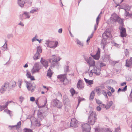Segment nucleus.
<instances>
[{
	"instance_id": "1",
	"label": "nucleus",
	"mask_w": 132,
	"mask_h": 132,
	"mask_svg": "<svg viewBox=\"0 0 132 132\" xmlns=\"http://www.w3.org/2000/svg\"><path fill=\"white\" fill-rule=\"evenodd\" d=\"M97 119L96 115L95 112L92 111L88 117V123L89 124L93 125L94 124L96 121Z\"/></svg>"
},
{
	"instance_id": "2",
	"label": "nucleus",
	"mask_w": 132,
	"mask_h": 132,
	"mask_svg": "<svg viewBox=\"0 0 132 132\" xmlns=\"http://www.w3.org/2000/svg\"><path fill=\"white\" fill-rule=\"evenodd\" d=\"M25 82L28 90L30 91L31 92H34L36 88L35 84L34 82H28L27 81H25Z\"/></svg>"
},
{
	"instance_id": "3",
	"label": "nucleus",
	"mask_w": 132,
	"mask_h": 132,
	"mask_svg": "<svg viewBox=\"0 0 132 132\" xmlns=\"http://www.w3.org/2000/svg\"><path fill=\"white\" fill-rule=\"evenodd\" d=\"M104 87L103 86H100L96 87L95 90L97 93L102 94L106 98H108V96L106 92L104 90Z\"/></svg>"
},
{
	"instance_id": "4",
	"label": "nucleus",
	"mask_w": 132,
	"mask_h": 132,
	"mask_svg": "<svg viewBox=\"0 0 132 132\" xmlns=\"http://www.w3.org/2000/svg\"><path fill=\"white\" fill-rule=\"evenodd\" d=\"M40 69L39 63L38 62L35 63L31 70V72L32 74H34L38 72Z\"/></svg>"
},
{
	"instance_id": "5",
	"label": "nucleus",
	"mask_w": 132,
	"mask_h": 132,
	"mask_svg": "<svg viewBox=\"0 0 132 132\" xmlns=\"http://www.w3.org/2000/svg\"><path fill=\"white\" fill-rule=\"evenodd\" d=\"M57 78L60 79V80L63 82L65 85L67 84L68 83V80L66 78V75L64 74L58 75Z\"/></svg>"
},
{
	"instance_id": "6",
	"label": "nucleus",
	"mask_w": 132,
	"mask_h": 132,
	"mask_svg": "<svg viewBox=\"0 0 132 132\" xmlns=\"http://www.w3.org/2000/svg\"><path fill=\"white\" fill-rule=\"evenodd\" d=\"M52 104L54 106H56L59 108H61L62 106V103L57 100H53Z\"/></svg>"
},
{
	"instance_id": "7",
	"label": "nucleus",
	"mask_w": 132,
	"mask_h": 132,
	"mask_svg": "<svg viewBox=\"0 0 132 132\" xmlns=\"http://www.w3.org/2000/svg\"><path fill=\"white\" fill-rule=\"evenodd\" d=\"M90 125L87 123L82 125V130L83 132H90Z\"/></svg>"
},
{
	"instance_id": "8",
	"label": "nucleus",
	"mask_w": 132,
	"mask_h": 132,
	"mask_svg": "<svg viewBox=\"0 0 132 132\" xmlns=\"http://www.w3.org/2000/svg\"><path fill=\"white\" fill-rule=\"evenodd\" d=\"M111 21H117L120 24L123 26V20L121 19L120 17H112L111 18Z\"/></svg>"
},
{
	"instance_id": "9",
	"label": "nucleus",
	"mask_w": 132,
	"mask_h": 132,
	"mask_svg": "<svg viewBox=\"0 0 132 132\" xmlns=\"http://www.w3.org/2000/svg\"><path fill=\"white\" fill-rule=\"evenodd\" d=\"M9 86V83L7 82L5 83L1 87L0 92L2 93H4L7 90Z\"/></svg>"
},
{
	"instance_id": "10",
	"label": "nucleus",
	"mask_w": 132,
	"mask_h": 132,
	"mask_svg": "<svg viewBox=\"0 0 132 132\" xmlns=\"http://www.w3.org/2000/svg\"><path fill=\"white\" fill-rule=\"evenodd\" d=\"M119 29L120 30L121 36L122 37H126L127 34L125 28L122 26H120L119 27Z\"/></svg>"
},
{
	"instance_id": "11",
	"label": "nucleus",
	"mask_w": 132,
	"mask_h": 132,
	"mask_svg": "<svg viewBox=\"0 0 132 132\" xmlns=\"http://www.w3.org/2000/svg\"><path fill=\"white\" fill-rule=\"evenodd\" d=\"M71 126L76 127L78 126V123L77 121L75 118H72V119L71 122Z\"/></svg>"
},
{
	"instance_id": "12",
	"label": "nucleus",
	"mask_w": 132,
	"mask_h": 132,
	"mask_svg": "<svg viewBox=\"0 0 132 132\" xmlns=\"http://www.w3.org/2000/svg\"><path fill=\"white\" fill-rule=\"evenodd\" d=\"M17 3L18 5L21 7H23L24 5L26 3V0H17Z\"/></svg>"
},
{
	"instance_id": "13",
	"label": "nucleus",
	"mask_w": 132,
	"mask_h": 132,
	"mask_svg": "<svg viewBox=\"0 0 132 132\" xmlns=\"http://www.w3.org/2000/svg\"><path fill=\"white\" fill-rule=\"evenodd\" d=\"M111 34L109 29H107L103 34V37L105 39H106L110 36Z\"/></svg>"
},
{
	"instance_id": "14",
	"label": "nucleus",
	"mask_w": 132,
	"mask_h": 132,
	"mask_svg": "<svg viewBox=\"0 0 132 132\" xmlns=\"http://www.w3.org/2000/svg\"><path fill=\"white\" fill-rule=\"evenodd\" d=\"M58 44L57 41H51L49 47L51 48L54 49L56 47Z\"/></svg>"
},
{
	"instance_id": "15",
	"label": "nucleus",
	"mask_w": 132,
	"mask_h": 132,
	"mask_svg": "<svg viewBox=\"0 0 132 132\" xmlns=\"http://www.w3.org/2000/svg\"><path fill=\"white\" fill-rule=\"evenodd\" d=\"M91 58L90 57H89V60L87 61V62L90 65L89 68V70H90V69H91V68L92 67H93V68H94V67H93V66L95 65V61L93 60H91Z\"/></svg>"
},
{
	"instance_id": "16",
	"label": "nucleus",
	"mask_w": 132,
	"mask_h": 132,
	"mask_svg": "<svg viewBox=\"0 0 132 132\" xmlns=\"http://www.w3.org/2000/svg\"><path fill=\"white\" fill-rule=\"evenodd\" d=\"M26 76L28 78H30L31 80H35L34 76H31L30 72L28 70H26Z\"/></svg>"
},
{
	"instance_id": "17",
	"label": "nucleus",
	"mask_w": 132,
	"mask_h": 132,
	"mask_svg": "<svg viewBox=\"0 0 132 132\" xmlns=\"http://www.w3.org/2000/svg\"><path fill=\"white\" fill-rule=\"evenodd\" d=\"M40 62L42 64L45 68H47L48 66V62L47 61L43 59L42 57L41 59Z\"/></svg>"
},
{
	"instance_id": "18",
	"label": "nucleus",
	"mask_w": 132,
	"mask_h": 132,
	"mask_svg": "<svg viewBox=\"0 0 132 132\" xmlns=\"http://www.w3.org/2000/svg\"><path fill=\"white\" fill-rule=\"evenodd\" d=\"M100 49L98 48V50L96 55L92 56L94 58L95 60H98L100 57Z\"/></svg>"
},
{
	"instance_id": "19",
	"label": "nucleus",
	"mask_w": 132,
	"mask_h": 132,
	"mask_svg": "<svg viewBox=\"0 0 132 132\" xmlns=\"http://www.w3.org/2000/svg\"><path fill=\"white\" fill-rule=\"evenodd\" d=\"M52 59L53 61L58 62V61L60 60L61 58L59 56L53 55L52 56Z\"/></svg>"
},
{
	"instance_id": "20",
	"label": "nucleus",
	"mask_w": 132,
	"mask_h": 132,
	"mask_svg": "<svg viewBox=\"0 0 132 132\" xmlns=\"http://www.w3.org/2000/svg\"><path fill=\"white\" fill-rule=\"evenodd\" d=\"M77 88L79 89H81L84 88L83 84L82 81L79 80L77 85Z\"/></svg>"
},
{
	"instance_id": "21",
	"label": "nucleus",
	"mask_w": 132,
	"mask_h": 132,
	"mask_svg": "<svg viewBox=\"0 0 132 132\" xmlns=\"http://www.w3.org/2000/svg\"><path fill=\"white\" fill-rule=\"evenodd\" d=\"M113 104V102L111 101L108 102L106 105L103 104V107L105 108L106 109H109L111 106Z\"/></svg>"
},
{
	"instance_id": "22",
	"label": "nucleus",
	"mask_w": 132,
	"mask_h": 132,
	"mask_svg": "<svg viewBox=\"0 0 132 132\" xmlns=\"http://www.w3.org/2000/svg\"><path fill=\"white\" fill-rule=\"evenodd\" d=\"M64 105L67 108L70 107V102L68 98H66L64 100Z\"/></svg>"
},
{
	"instance_id": "23",
	"label": "nucleus",
	"mask_w": 132,
	"mask_h": 132,
	"mask_svg": "<svg viewBox=\"0 0 132 132\" xmlns=\"http://www.w3.org/2000/svg\"><path fill=\"white\" fill-rule=\"evenodd\" d=\"M93 69L95 70V71H94V74L97 75H99L100 74L101 70L100 69H97L96 67H94Z\"/></svg>"
},
{
	"instance_id": "24",
	"label": "nucleus",
	"mask_w": 132,
	"mask_h": 132,
	"mask_svg": "<svg viewBox=\"0 0 132 132\" xmlns=\"http://www.w3.org/2000/svg\"><path fill=\"white\" fill-rule=\"evenodd\" d=\"M40 56V54L36 52L34 55L33 58L34 60H36L39 59Z\"/></svg>"
},
{
	"instance_id": "25",
	"label": "nucleus",
	"mask_w": 132,
	"mask_h": 132,
	"mask_svg": "<svg viewBox=\"0 0 132 132\" xmlns=\"http://www.w3.org/2000/svg\"><path fill=\"white\" fill-rule=\"evenodd\" d=\"M126 65L127 67H132V61H130V59L128 60H127L126 61Z\"/></svg>"
},
{
	"instance_id": "26",
	"label": "nucleus",
	"mask_w": 132,
	"mask_h": 132,
	"mask_svg": "<svg viewBox=\"0 0 132 132\" xmlns=\"http://www.w3.org/2000/svg\"><path fill=\"white\" fill-rule=\"evenodd\" d=\"M126 7L124 8L125 10V14L126 16H132V14H130L127 12V10L128 9V6L127 5H126Z\"/></svg>"
},
{
	"instance_id": "27",
	"label": "nucleus",
	"mask_w": 132,
	"mask_h": 132,
	"mask_svg": "<svg viewBox=\"0 0 132 132\" xmlns=\"http://www.w3.org/2000/svg\"><path fill=\"white\" fill-rule=\"evenodd\" d=\"M59 64L58 62L53 61L51 64V68L52 69L54 67L58 66H59Z\"/></svg>"
},
{
	"instance_id": "28",
	"label": "nucleus",
	"mask_w": 132,
	"mask_h": 132,
	"mask_svg": "<svg viewBox=\"0 0 132 132\" xmlns=\"http://www.w3.org/2000/svg\"><path fill=\"white\" fill-rule=\"evenodd\" d=\"M84 79L86 83L89 85H91L93 84V80L86 79L85 78H84Z\"/></svg>"
},
{
	"instance_id": "29",
	"label": "nucleus",
	"mask_w": 132,
	"mask_h": 132,
	"mask_svg": "<svg viewBox=\"0 0 132 132\" xmlns=\"http://www.w3.org/2000/svg\"><path fill=\"white\" fill-rule=\"evenodd\" d=\"M104 39L102 40L101 43V45L102 47H103V49H104L105 45L106 44V41Z\"/></svg>"
},
{
	"instance_id": "30",
	"label": "nucleus",
	"mask_w": 132,
	"mask_h": 132,
	"mask_svg": "<svg viewBox=\"0 0 132 132\" xmlns=\"http://www.w3.org/2000/svg\"><path fill=\"white\" fill-rule=\"evenodd\" d=\"M21 125V122L20 121L18 122L16 125L12 126H9V127H11L12 128L14 127H16V128H20Z\"/></svg>"
},
{
	"instance_id": "31",
	"label": "nucleus",
	"mask_w": 132,
	"mask_h": 132,
	"mask_svg": "<svg viewBox=\"0 0 132 132\" xmlns=\"http://www.w3.org/2000/svg\"><path fill=\"white\" fill-rule=\"evenodd\" d=\"M100 17H97V18L96 19V23L94 25V29L95 30L97 27V25L98 23V22L99 21L100 19Z\"/></svg>"
},
{
	"instance_id": "32",
	"label": "nucleus",
	"mask_w": 132,
	"mask_h": 132,
	"mask_svg": "<svg viewBox=\"0 0 132 132\" xmlns=\"http://www.w3.org/2000/svg\"><path fill=\"white\" fill-rule=\"evenodd\" d=\"M91 69H90V70L89 69V71L88 72V74L89 75V76L91 77L92 76L93 74L94 73V71H95L93 69L90 70Z\"/></svg>"
},
{
	"instance_id": "33",
	"label": "nucleus",
	"mask_w": 132,
	"mask_h": 132,
	"mask_svg": "<svg viewBox=\"0 0 132 132\" xmlns=\"http://www.w3.org/2000/svg\"><path fill=\"white\" fill-rule=\"evenodd\" d=\"M77 42L78 45H79V46L81 48H82L83 47V44L80 41L77 39Z\"/></svg>"
},
{
	"instance_id": "34",
	"label": "nucleus",
	"mask_w": 132,
	"mask_h": 132,
	"mask_svg": "<svg viewBox=\"0 0 132 132\" xmlns=\"http://www.w3.org/2000/svg\"><path fill=\"white\" fill-rule=\"evenodd\" d=\"M95 92L94 91H92L90 94V99L93 100L94 97L95 95Z\"/></svg>"
},
{
	"instance_id": "35",
	"label": "nucleus",
	"mask_w": 132,
	"mask_h": 132,
	"mask_svg": "<svg viewBox=\"0 0 132 132\" xmlns=\"http://www.w3.org/2000/svg\"><path fill=\"white\" fill-rule=\"evenodd\" d=\"M42 52V47L40 46H38L37 47V52L36 53H38L39 54Z\"/></svg>"
},
{
	"instance_id": "36",
	"label": "nucleus",
	"mask_w": 132,
	"mask_h": 132,
	"mask_svg": "<svg viewBox=\"0 0 132 132\" xmlns=\"http://www.w3.org/2000/svg\"><path fill=\"white\" fill-rule=\"evenodd\" d=\"M127 86H126L123 89H121L119 88L118 90V93L119 92H125L127 90Z\"/></svg>"
},
{
	"instance_id": "37",
	"label": "nucleus",
	"mask_w": 132,
	"mask_h": 132,
	"mask_svg": "<svg viewBox=\"0 0 132 132\" xmlns=\"http://www.w3.org/2000/svg\"><path fill=\"white\" fill-rule=\"evenodd\" d=\"M69 67L68 65H65L64 67V72H67L69 71Z\"/></svg>"
},
{
	"instance_id": "38",
	"label": "nucleus",
	"mask_w": 132,
	"mask_h": 132,
	"mask_svg": "<svg viewBox=\"0 0 132 132\" xmlns=\"http://www.w3.org/2000/svg\"><path fill=\"white\" fill-rule=\"evenodd\" d=\"M34 123L36 126L39 127L41 125L40 121L37 119L35 120L34 121Z\"/></svg>"
},
{
	"instance_id": "39",
	"label": "nucleus",
	"mask_w": 132,
	"mask_h": 132,
	"mask_svg": "<svg viewBox=\"0 0 132 132\" xmlns=\"http://www.w3.org/2000/svg\"><path fill=\"white\" fill-rule=\"evenodd\" d=\"M53 73L51 71L50 68L47 71V76L50 77Z\"/></svg>"
},
{
	"instance_id": "40",
	"label": "nucleus",
	"mask_w": 132,
	"mask_h": 132,
	"mask_svg": "<svg viewBox=\"0 0 132 132\" xmlns=\"http://www.w3.org/2000/svg\"><path fill=\"white\" fill-rule=\"evenodd\" d=\"M4 112H6L7 114H9L10 116H12V114L11 111L7 109H5L4 110Z\"/></svg>"
},
{
	"instance_id": "41",
	"label": "nucleus",
	"mask_w": 132,
	"mask_h": 132,
	"mask_svg": "<svg viewBox=\"0 0 132 132\" xmlns=\"http://www.w3.org/2000/svg\"><path fill=\"white\" fill-rule=\"evenodd\" d=\"M77 99H78V104L77 106V107L78 106H79V104L80 102L81 101H83V100H85V99L84 98H81L79 97H78Z\"/></svg>"
},
{
	"instance_id": "42",
	"label": "nucleus",
	"mask_w": 132,
	"mask_h": 132,
	"mask_svg": "<svg viewBox=\"0 0 132 132\" xmlns=\"http://www.w3.org/2000/svg\"><path fill=\"white\" fill-rule=\"evenodd\" d=\"M22 83V81L21 79H19L18 80V84L20 88H21V85Z\"/></svg>"
},
{
	"instance_id": "43",
	"label": "nucleus",
	"mask_w": 132,
	"mask_h": 132,
	"mask_svg": "<svg viewBox=\"0 0 132 132\" xmlns=\"http://www.w3.org/2000/svg\"><path fill=\"white\" fill-rule=\"evenodd\" d=\"M51 41L48 39L46 40L45 43L47 45V47H49Z\"/></svg>"
},
{
	"instance_id": "44",
	"label": "nucleus",
	"mask_w": 132,
	"mask_h": 132,
	"mask_svg": "<svg viewBox=\"0 0 132 132\" xmlns=\"http://www.w3.org/2000/svg\"><path fill=\"white\" fill-rule=\"evenodd\" d=\"M112 131L109 128H105L103 130L102 132H111Z\"/></svg>"
},
{
	"instance_id": "45",
	"label": "nucleus",
	"mask_w": 132,
	"mask_h": 132,
	"mask_svg": "<svg viewBox=\"0 0 132 132\" xmlns=\"http://www.w3.org/2000/svg\"><path fill=\"white\" fill-rule=\"evenodd\" d=\"M38 10V9L37 8H35L34 9L30 11V13H33L36 12H37Z\"/></svg>"
},
{
	"instance_id": "46",
	"label": "nucleus",
	"mask_w": 132,
	"mask_h": 132,
	"mask_svg": "<svg viewBox=\"0 0 132 132\" xmlns=\"http://www.w3.org/2000/svg\"><path fill=\"white\" fill-rule=\"evenodd\" d=\"M7 48V44L5 43V44L2 47L1 49L2 50H3V51H5V50H6Z\"/></svg>"
},
{
	"instance_id": "47",
	"label": "nucleus",
	"mask_w": 132,
	"mask_h": 132,
	"mask_svg": "<svg viewBox=\"0 0 132 132\" xmlns=\"http://www.w3.org/2000/svg\"><path fill=\"white\" fill-rule=\"evenodd\" d=\"M11 85L12 87L14 88L16 86V82L15 81H13L12 82Z\"/></svg>"
},
{
	"instance_id": "48",
	"label": "nucleus",
	"mask_w": 132,
	"mask_h": 132,
	"mask_svg": "<svg viewBox=\"0 0 132 132\" xmlns=\"http://www.w3.org/2000/svg\"><path fill=\"white\" fill-rule=\"evenodd\" d=\"M37 36L36 35L35 37H33L31 39L32 41V42H34L36 40H38V39L37 38Z\"/></svg>"
},
{
	"instance_id": "49",
	"label": "nucleus",
	"mask_w": 132,
	"mask_h": 132,
	"mask_svg": "<svg viewBox=\"0 0 132 132\" xmlns=\"http://www.w3.org/2000/svg\"><path fill=\"white\" fill-rule=\"evenodd\" d=\"M29 12H25L22 14V16H29Z\"/></svg>"
},
{
	"instance_id": "50",
	"label": "nucleus",
	"mask_w": 132,
	"mask_h": 132,
	"mask_svg": "<svg viewBox=\"0 0 132 132\" xmlns=\"http://www.w3.org/2000/svg\"><path fill=\"white\" fill-rule=\"evenodd\" d=\"M23 131L24 132H32V130L29 129H24Z\"/></svg>"
},
{
	"instance_id": "51",
	"label": "nucleus",
	"mask_w": 132,
	"mask_h": 132,
	"mask_svg": "<svg viewBox=\"0 0 132 132\" xmlns=\"http://www.w3.org/2000/svg\"><path fill=\"white\" fill-rule=\"evenodd\" d=\"M96 101L97 103L100 106L101 104L103 105L102 104V102L99 100L96 99Z\"/></svg>"
},
{
	"instance_id": "52",
	"label": "nucleus",
	"mask_w": 132,
	"mask_h": 132,
	"mask_svg": "<svg viewBox=\"0 0 132 132\" xmlns=\"http://www.w3.org/2000/svg\"><path fill=\"white\" fill-rule=\"evenodd\" d=\"M70 93L72 94V96H73V95L75 93V90L73 88H71L70 90Z\"/></svg>"
},
{
	"instance_id": "53",
	"label": "nucleus",
	"mask_w": 132,
	"mask_h": 132,
	"mask_svg": "<svg viewBox=\"0 0 132 132\" xmlns=\"http://www.w3.org/2000/svg\"><path fill=\"white\" fill-rule=\"evenodd\" d=\"M27 2L29 4V5H31L32 2V0H26Z\"/></svg>"
},
{
	"instance_id": "54",
	"label": "nucleus",
	"mask_w": 132,
	"mask_h": 132,
	"mask_svg": "<svg viewBox=\"0 0 132 132\" xmlns=\"http://www.w3.org/2000/svg\"><path fill=\"white\" fill-rule=\"evenodd\" d=\"M24 99V98L22 96H21L20 97H19V99H20L19 101L20 102V103H21L22 101Z\"/></svg>"
},
{
	"instance_id": "55",
	"label": "nucleus",
	"mask_w": 132,
	"mask_h": 132,
	"mask_svg": "<svg viewBox=\"0 0 132 132\" xmlns=\"http://www.w3.org/2000/svg\"><path fill=\"white\" fill-rule=\"evenodd\" d=\"M35 100L34 97H31L30 98V100L32 102H34Z\"/></svg>"
},
{
	"instance_id": "56",
	"label": "nucleus",
	"mask_w": 132,
	"mask_h": 132,
	"mask_svg": "<svg viewBox=\"0 0 132 132\" xmlns=\"http://www.w3.org/2000/svg\"><path fill=\"white\" fill-rule=\"evenodd\" d=\"M125 53L126 55L127 56V55L128 54L129 52L126 49L125 50Z\"/></svg>"
},
{
	"instance_id": "57",
	"label": "nucleus",
	"mask_w": 132,
	"mask_h": 132,
	"mask_svg": "<svg viewBox=\"0 0 132 132\" xmlns=\"http://www.w3.org/2000/svg\"><path fill=\"white\" fill-rule=\"evenodd\" d=\"M96 109L97 111H100L101 108L100 107L98 106L96 108Z\"/></svg>"
},
{
	"instance_id": "58",
	"label": "nucleus",
	"mask_w": 132,
	"mask_h": 132,
	"mask_svg": "<svg viewBox=\"0 0 132 132\" xmlns=\"http://www.w3.org/2000/svg\"><path fill=\"white\" fill-rule=\"evenodd\" d=\"M120 127H118L117 128H116L115 130V132H119V131H119L120 130Z\"/></svg>"
},
{
	"instance_id": "59",
	"label": "nucleus",
	"mask_w": 132,
	"mask_h": 132,
	"mask_svg": "<svg viewBox=\"0 0 132 132\" xmlns=\"http://www.w3.org/2000/svg\"><path fill=\"white\" fill-rule=\"evenodd\" d=\"M62 31V28L59 29L58 30V32L59 33L61 34Z\"/></svg>"
},
{
	"instance_id": "60",
	"label": "nucleus",
	"mask_w": 132,
	"mask_h": 132,
	"mask_svg": "<svg viewBox=\"0 0 132 132\" xmlns=\"http://www.w3.org/2000/svg\"><path fill=\"white\" fill-rule=\"evenodd\" d=\"M19 25H20L22 26H24V24L23 23L21 22H20L18 24Z\"/></svg>"
},
{
	"instance_id": "61",
	"label": "nucleus",
	"mask_w": 132,
	"mask_h": 132,
	"mask_svg": "<svg viewBox=\"0 0 132 132\" xmlns=\"http://www.w3.org/2000/svg\"><path fill=\"white\" fill-rule=\"evenodd\" d=\"M24 68H26L28 67V65L27 63H26L23 66Z\"/></svg>"
},
{
	"instance_id": "62",
	"label": "nucleus",
	"mask_w": 132,
	"mask_h": 132,
	"mask_svg": "<svg viewBox=\"0 0 132 132\" xmlns=\"http://www.w3.org/2000/svg\"><path fill=\"white\" fill-rule=\"evenodd\" d=\"M105 65H106L105 64L103 63H100L101 67H102L103 66H105Z\"/></svg>"
},
{
	"instance_id": "63",
	"label": "nucleus",
	"mask_w": 132,
	"mask_h": 132,
	"mask_svg": "<svg viewBox=\"0 0 132 132\" xmlns=\"http://www.w3.org/2000/svg\"><path fill=\"white\" fill-rule=\"evenodd\" d=\"M107 94L108 95L110 96H111L112 95L111 93L110 92H108Z\"/></svg>"
},
{
	"instance_id": "64",
	"label": "nucleus",
	"mask_w": 132,
	"mask_h": 132,
	"mask_svg": "<svg viewBox=\"0 0 132 132\" xmlns=\"http://www.w3.org/2000/svg\"><path fill=\"white\" fill-rule=\"evenodd\" d=\"M106 87L109 90H110L112 89V87H111L110 86H106Z\"/></svg>"
}]
</instances>
